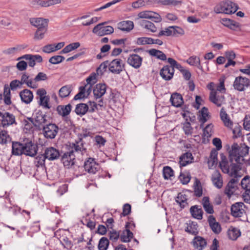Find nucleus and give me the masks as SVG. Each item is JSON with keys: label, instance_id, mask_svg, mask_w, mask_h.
I'll return each instance as SVG.
<instances>
[{"label": "nucleus", "instance_id": "obj_37", "mask_svg": "<svg viewBox=\"0 0 250 250\" xmlns=\"http://www.w3.org/2000/svg\"><path fill=\"white\" fill-rule=\"evenodd\" d=\"M202 205L205 211L210 214L214 213L212 205L209 202L208 197H204L202 199Z\"/></svg>", "mask_w": 250, "mask_h": 250}, {"label": "nucleus", "instance_id": "obj_52", "mask_svg": "<svg viewBox=\"0 0 250 250\" xmlns=\"http://www.w3.org/2000/svg\"><path fill=\"white\" fill-rule=\"evenodd\" d=\"M86 87L87 85H85V86H82L79 87L80 91L74 96V100H81L87 97L85 95V87Z\"/></svg>", "mask_w": 250, "mask_h": 250}, {"label": "nucleus", "instance_id": "obj_11", "mask_svg": "<svg viewBox=\"0 0 250 250\" xmlns=\"http://www.w3.org/2000/svg\"><path fill=\"white\" fill-rule=\"evenodd\" d=\"M84 168L85 170L89 173L95 174L98 171L100 167L94 158H89L84 162Z\"/></svg>", "mask_w": 250, "mask_h": 250}, {"label": "nucleus", "instance_id": "obj_22", "mask_svg": "<svg viewBox=\"0 0 250 250\" xmlns=\"http://www.w3.org/2000/svg\"><path fill=\"white\" fill-rule=\"evenodd\" d=\"M20 96L22 102L28 104L30 103L33 98V94L31 91L25 89L20 93Z\"/></svg>", "mask_w": 250, "mask_h": 250}, {"label": "nucleus", "instance_id": "obj_1", "mask_svg": "<svg viewBox=\"0 0 250 250\" xmlns=\"http://www.w3.org/2000/svg\"><path fill=\"white\" fill-rule=\"evenodd\" d=\"M85 143L82 138L70 145L69 151L64 152L61 156V161L65 167L70 168L75 162V152H81L82 155L86 152V148L84 146Z\"/></svg>", "mask_w": 250, "mask_h": 250}, {"label": "nucleus", "instance_id": "obj_41", "mask_svg": "<svg viewBox=\"0 0 250 250\" xmlns=\"http://www.w3.org/2000/svg\"><path fill=\"white\" fill-rule=\"evenodd\" d=\"M199 121L201 123H205L210 117L208 108L203 107L199 111Z\"/></svg>", "mask_w": 250, "mask_h": 250}, {"label": "nucleus", "instance_id": "obj_51", "mask_svg": "<svg viewBox=\"0 0 250 250\" xmlns=\"http://www.w3.org/2000/svg\"><path fill=\"white\" fill-rule=\"evenodd\" d=\"M109 245V241L106 237H102L99 241L98 249L99 250H106Z\"/></svg>", "mask_w": 250, "mask_h": 250}, {"label": "nucleus", "instance_id": "obj_60", "mask_svg": "<svg viewBox=\"0 0 250 250\" xmlns=\"http://www.w3.org/2000/svg\"><path fill=\"white\" fill-rule=\"evenodd\" d=\"M49 100V97L48 96L42 97L40 99V104L44 108L49 109L50 108V106L48 104Z\"/></svg>", "mask_w": 250, "mask_h": 250}, {"label": "nucleus", "instance_id": "obj_26", "mask_svg": "<svg viewBox=\"0 0 250 250\" xmlns=\"http://www.w3.org/2000/svg\"><path fill=\"white\" fill-rule=\"evenodd\" d=\"M193 157L191 152H187L180 157L179 164L180 167H185L187 165L192 163Z\"/></svg>", "mask_w": 250, "mask_h": 250}, {"label": "nucleus", "instance_id": "obj_63", "mask_svg": "<svg viewBox=\"0 0 250 250\" xmlns=\"http://www.w3.org/2000/svg\"><path fill=\"white\" fill-rule=\"evenodd\" d=\"M86 84L87 86L88 85H93L96 82V75L95 73H92L91 75L86 79Z\"/></svg>", "mask_w": 250, "mask_h": 250}, {"label": "nucleus", "instance_id": "obj_46", "mask_svg": "<svg viewBox=\"0 0 250 250\" xmlns=\"http://www.w3.org/2000/svg\"><path fill=\"white\" fill-rule=\"evenodd\" d=\"M47 26L39 27L37 29L34 36L35 40H40L43 38L44 34L47 31Z\"/></svg>", "mask_w": 250, "mask_h": 250}, {"label": "nucleus", "instance_id": "obj_24", "mask_svg": "<svg viewBox=\"0 0 250 250\" xmlns=\"http://www.w3.org/2000/svg\"><path fill=\"white\" fill-rule=\"evenodd\" d=\"M170 101L172 105L179 107L184 103V101L182 95L178 93H174L171 94Z\"/></svg>", "mask_w": 250, "mask_h": 250}, {"label": "nucleus", "instance_id": "obj_35", "mask_svg": "<svg viewBox=\"0 0 250 250\" xmlns=\"http://www.w3.org/2000/svg\"><path fill=\"white\" fill-rule=\"evenodd\" d=\"M88 110L89 108L87 104L81 103L76 105L75 109V112L77 115L82 117L85 115Z\"/></svg>", "mask_w": 250, "mask_h": 250}, {"label": "nucleus", "instance_id": "obj_33", "mask_svg": "<svg viewBox=\"0 0 250 250\" xmlns=\"http://www.w3.org/2000/svg\"><path fill=\"white\" fill-rule=\"evenodd\" d=\"M72 106L69 104L66 105H60L57 107V111L60 115L65 117L69 115L71 110Z\"/></svg>", "mask_w": 250, "mask_h": 250}, {"label": "nucleus", "instance_id": "obj_58", "mask_svg": "<svg viewBox=\"0 0 250 250\" xmlns=\"http://www.w3.org/2000/svg\"><path fill=\"white\" fill-rule=\"evenodd\" d=\"M109 62L106 61L102 62L97 69V73L98 75H103L104 71L106 70L107 66H109Z\"/></svg>", "mask_w": 250, "mask_h": 250}, {"label": "nucleus", "instance_id": "obj_32", "mask_svg": "<svg viewBox=\"0 0 250 250\" xmlns=\"http://www.w3.org/2000/svg\"><path fill=\"white\" fill-rule=\"evenodd\" d=\"M12 153L16 156L23 154V144L19 142H13L12 144Z\"/></svg>", "mask_w": 250, "mask_h": 250}, {"label": "nucleus", "instance_id": "obj_39", "mask_svg": "<svg viewBox=\"0 0 250 250\" xmlns=\"http://www.w3.org/2000/svg\"><path fill=\"white\" fill-rule=\"evenodd\" d=\"M148 53L150 55L160 60L165 61L167 60L166 55L162 51L156 49H151L148 50Z\"/></svg>", "mask_w": 250, "mask_h": 250}, {"label": "nucleus", "instance_id": "obj_4", "mask_svg": "<svg viewBox=\"0 0 250 250\" xmlns=\"http://www.w3.org/2000/svg\"><path fill=\"white\" fill-rule=\"evenodd\" d=\"M212 143L213 145L216 146V149H213L210 152V156L208 161V164L209 168H211L212 167L217 165L218 162L217 150L221 149L222 147V142L219 138H214L212 140Z\"/></svg>", "mask_w": 250, "mask_h": 250}, {"label": "nucleus", "instance_id": "obj_21", "mask_svg": "<svg viewBox=\"0 0 250 250\" xmlns=\"http://www.w3.org/2000/svg\"><path fill=\"white\" fill-rule=\"evenodd\" d=\"M211 181L213 185L220 189L223 187V182L221 173L218 170H215L211 175Z\"/></svg>", "mask_w": 250, "mask_h": 250}, {"label": "nucleus", "instance_id": "obj_48", "mask_svg": "<svg viewBox=\"0 0 250 250\" xmlns=\"http://www.w3.org/2000/svg\"><path fill=\"white\" fill-rule=\"evenodd\" d=\"M47 159L45 158L44 154L39 155L36 157L34 163L37 167H45V161Z\"/></svg>", "mask_w": 250, "mask_h": 250}, {"label": "nucleus", "instance_id": "obj_62", "mask_svg": "<svg viewBox=\"0 0 250 250\" xmlns=\"http://www.w3.org/2000/svg\"><path fill=\"white\" fill-rule=\"evenodd\" d=\"M172 36H177L178 35L184 34V30L181 27L176 26H172Z\"/></svg>", "mask_w": 250, "mask_h": 250}, {"label": "nucleus", "instance_id": "obj_53", "mask_svg": "<svg viewBox=\"0 0 250 250\" xmlns=\"http://www.w3.org/2000/svg\"><path fill=\"white\" fill-rule=\"evenodd\" d=\"M163 174L165 179H168L174 175L172 169L168 166H166L163 168Z\"/></svg>", "mask_w": 250, "mask_h": 250}, {"label": "nucleus", "instance_id": "obj_12", "mask_svg": "<svg viewBox=\"0 0 250 250\" xmlns=\"http://www.w3.org/2000/svg\"><path fill=\"white\" fill-rule=\"evenodd\" d=\"M38 150V146L31 141L23 144V154L30 157L35 156Z\"/></svg>", "mask_w": 250, "mask_h": 250}, {"label": "nucleus", "instance_id": "obj_2", "mask_svg": "<svg viewBox=\"0 0 250 250\" xmlns=\"http://www.w3.org/2000/svg\"><path fill=\"white\" fill-rule=\"evenodd\" d=\"M249 151V147L245 143L238 144L234 143L231 146L229 151V158L230 162L243 164L245 162L244 157L247 155Z\"/></svg>", "mask_w": 250, "mask_h": 250}, {"label": "nucleus", "instance_id": "obj_38", "mask_svg": "<svg viewBox=\"0 0 250 250\" xmlns=\"http://www.w3.org/2000/svg\"><path fill=\"white\" fill-rule=\"evenodd\" d=\"M20 82L22 83V84L25 83L28 87L32 88H36L37 87V84L32 79H29V76L25 73L22 75Z\"/></svg>", "mask_w": 250, "mask_h": 250}, {"label": "nucleus", "instance_id": "obj_31", "mask_svg": "<svg viewBox=\"0 0 250 250\" xmlns=\"http://www.w3.org/2000/svg\"><path fill=\"white\" fill-rule=\"evenodd\" d=\"M133 27V22L130 21H123L118 24V29L123 31L129 32Z\"/></svg>", "mask_w": 250, "mask_h": 250}, {"label": "nucleus", "instance_id": "obj_59", "mask_svg": "<svg viewBox=\"0 0 250 250\" xmlns=\"http://www.w3.org/2000/svg\"><path fill=\"white\" fill-rule=\"evenodd\" d=\"M108 236L109 237V239L111 241L113 242H116L121 235H120L119 232L113 229L112 231H110L109 232Z\"/></svg>", "mask_w": 250, "mask_h": 250}, {"label": "nucleus", "instance_id": "obj_3", "mask_svg": "<svg viewBox=\"0 0 250 250\" xmlns=\"http://www.w3.org/2000/svg\"><path fill=\"white\" fill-rule=\"evenodd\" d=\"M238 9V5L231 1H222L215 5L214 11L216 14H231L234 13Z\"/></svg>", "mask_w": 250, "mask_h": 250}, {"label": "nucleus", "instance_id": "obj_15", "mask_svg": "<svg viewBox=\"0 0 250 250\" xmlns=\"http://www.w3.org/2000/svg\"><path fill=\"white\" fill-rule=\"evenodd\" d=\"M174 69L171 65L164 66L160 70V74L163 79L166 81L170 80L174 75Z\"/></svg>", "mask_w": 250, "mask_h": 250}, {"label": "nucleus", "instance_id": "obj_23", "mask_svg": "<svg viewBox=\"0 0 250 250\" xmlns=\"http://www.w3.org/2000/svg\"><path fill=\"white\" fill-rule=\"evenodd\" d=\"M220 116L221 120L224 123V125L228 128H232L233 126V122L230 119L229 115L226 113L224 107L222 108L220 110Z\"/></svg>", "mask_w": 250, "mask_h": 250}, {"label": "nucleus", "instance_id": "obj_20", "mask_svg": "<svg viewBox=\"0 0 250 250\" xmlns=\"http://www.w3.org/2000/svg\"><path fill=\"white\" fill-rule=\"evenodd\" d=\"M186 225H187L185 229L186 232L194 235H196L198 233V225L197 222L189 220Z\"/></svg>", "mask_w": 250, "mask_h": 250}, {"label": "nucleus", "instance_id": "obj_47", "mask_svg": "<svg viewBox=\"0 0 250 250\" xmlns=\"http://www.w3.org/2000/svg\"><path fill=\"white\" fill-rule=\"evenodd\" d=\"M228 235L230 239L236 240L241 235V232L239 229L233 228L228 231Z\"/></svg>", "mask_w": 250, "mask_h": 250}, {"label": "nucleus", "instance_id": "obj_17", "mask_svg": "<svg viewBox=\"0 0 250 250\" xmlns=\"http://www.w3.org/2000/svg\"><path fill=\"white\" fill-rule=\"evenodd\" d=\"M143 59L138 54H134L129 55L127 59V63L135 68H139L142 62Z\"/></svg>", "mask_w": 250, "mask_h": 250}, {"label": "nucleus", "instance_id": "obj_64", "mask_svg": "<svg viewBox=\"0 0 250 250\" xmlns=\"http://www.w3.org/2000/svg\"><path fill=\"white\" fill-rule=\"evenodd\" d=\"M153 12L150 11H145L140 12L138 16L141 19H151Z\"/></svg>", "mask_w": 250, "mask_h": 250}, {"label": "nucleus", "instance_id": "obj_34", "mask_svg": "<svg viewBox=\"0 0 250 250\" xmlns=\"http://www.w3.org/2000/svg\"><path fill=\"white\" fill-rule=\"evenodd\" d=\"M224 99V96H222L220 97L219 96H216V91H211L210 93L209 97V101L216 104L218 107L221 106L222 104V101Z\"/></svg>", "mask_w": 250, "mask_h": 250}, {"label": "nucleus", "instance_id": "obj_50", "mask_svg": "<svg viewBox=\"0 0 250 250\" xmlns=\"http://www.w3.org/2000/svg\"><path fill=\"white\" fill-rule=\"evenodd\" d=\"M153 39L148 37H140L137 40L136 44L138 45L152 44Z\"/></svg>", "mask_w": 250, "mask_h": 250}, {"label": "nucleus", "instance_id": "obj_13", "mask_svg": "<svg viewBox=\"0 0 250 250\" xmlns=\"http://www.w3.org/2000/svg\"><path fill=\"white\" fill-rule=\"evenodd\" d=\"M238 178H232L228 183L225 189V193L230 197L237 189Z\"/></svg>", "mask_w": 250, "mask_h": 250}, {"label": "nucleus", "instance_id": "obj_57", "mask_svg": "<svg viewBox=\"0 0 250 250\" xmlns=\"http://www.w3.org/2000/svg\"><path fill=\"white\" fill-rule=\"evenodd\" d=\"M114 32V28L111 26H103L102 30L99 32V36H103L105 35L110 34Z\"/></svg>", "mask_w": 250, "mask_h": 250}, {"label": "nucleus", "instance_id": "obj_9", "mask_svg": "<svg viewBox=\"0 0 250 250\" xmlns=\"http://www.w3.org/2000/svg\"><path fill=\"white\" fill-rule=\"evenodd\" d=\"M33 116L35 121V127L39 130H42V128L47 123L46 115L41 110H38L33 114Z\"/></svg>", "mask_w": 250, "mask_h": 250}, {"label": "nucleus", "instance_id": "obj_7", "mask_svg": "<svg viewBox=\"0 0 250 250\" xmlns=\"http://www.w3.org/2000/svg\"><path fill=\"white\" fill-rule=\"evenodd\" d=\"M125 62L120 59H115L109 64V70L114 73L119 74L125 70Z\"/></svg>", "mask_w": 250, "mask_h": 250}, {"label": "nucleus", "instance_id": "obj_8", "mask_svg": "<svg viewBox=\"0 0 250 250\" xmlns=\"http://www.w3.org/2000/svg\"><path fill=\"white\" fill-rule=\"evenodd\" d=\"M0 120L3 127H7L13 124H17L15 116L8 112H1L0 111Z\"/></svg>", "mask_w": 250, "mask_h": 250}, {"label": "nucleus", "instance_id": "obj_55", "mask_svg": "<svg viewBox=\"0 0 250 250\" xmlns=\"http://www.w3.org/2000/svg\"><path fill=\"white\" fill-rule=\"evenodd\" d=\"M167 62L171 65V67H173L174 69L175 68H177L181 72L185 69L180 64L178 63L175 60L171 58H168L167 59Z\"/></svg>", "mask_w": 250, "mask_h": 250}, {"label": "nucleus", "instance_id": "obj_18", "mask_svg": "<svg viewBox=\"0 0 250 250\" xmlns=\"http://www.w3.org/2000/svg\"><path fill=\"white\" fill-rule=\"evenodd\" d=\"M45 158L50 161L57 159L60 156L59 151L53 147H49L45 149L44 153Z\"/></svg>", "mask_w": 250, "mask_h": 250}, {"label": "nucleus", "instance_id": "obj_10", "mask_svg": "<svg viewBox=\"0 0 250 250\" xmlns=\"http://www.w3.org/2000/svg\"><path fill=\"white\" fill-rule=\"evenodd\" d=\"M245 205L242 202H237L231 206V214L234 217H242L245 213Z\"/></svg>", "mask_w": 250, "mask_h": 250}, {"label": "nucleus", "instance_id": "obj_49", "mask_svg": "<svg viewBox=\"0 0 250 250\" xmlns=\"http://www.w3.org/2000/svg\"><path fill=\"white\" fill-rule=\"evenodd\" d=\"M36 62L39 63L42 62V57L39 55H33L28 61V64L30 67H33L35 65Z\"/></svg>", "mask_w": 250, "mask_h": 250}, {"label": "nucleus", "instance_id": "obj_29", "mask_svg": "<svg viewBox=\"0 0 250 250\" xmlns=\"http://www.w3.org/2000/svg\"><path fill=\"white\" fill-rule=\"evenodd\" d=\"M128 223L125 225V229L124 230L120 236L121 241L123 242H129L133 236V233L128 229Z\"/></svg>", "mask_w": 250, "mask_h": 250}, {"label": "nucleus", "instance_id": "obj_40", "mask_svg": "<svg viewBox=\"0 0 250 250\" xmlns=\"http://www.w3.org/2000/svg\"><path fill=\"white\" fill-rule=\"evenodd\" d=\"M187 62L190 65L197 67L200 70L203 71V67L201 64L200 58L197 56H191L187 60Z\"/></svg>", "mask_w": 250, "mask_h": 250}, {"label": "nucleus", "instance_id": "obj_6", "mask_svg": "<svg viewBox=\"0 0 250 250\" xmlns=\"http://www.w3.org/2000/svg\"><path fill=\"white\" fill-rule=\"evenodd\" d=\"M250 86V80L241 76L236 77L233 83L234 88L239 91H244Z\"/></svg>", "mask_w": 250, "mask_h": 250}, {"label": "nucleus", "instance_id": "obj_45", "mask_svg": "<svg viewBox=\"0 0 250 250\" xmlns=\"http://www.w3.org/2000/svg\"><path fill=\"white\" fill-rule=\"evenodd\" d=\"M194 195L196 197H200L203 193L202 187L200 181L196 179L194 184Z\"/></svg>", "mask_w": 250, "mask_h": 250}, {"label": "nucleus", "instance_id": "obj_25", "mask_svg": "<svg viewBox=\"0 0 250 250\" xmlns=\"http://www.w3.org/2000/svg\"><path fill=\"white\" fill-rule=\"evenodd\" d=\"M192 242L194 247L199 250L204 249L207 244L206 240L203 237L200 236H195Z\"/></svg>", "mask_w": 250, "mask_h": 250}, {"label": "nucleus", "instance_id": "obj_44", "mask_svg": "<svg viewBox=\"0 0 250 250\" xmlns=\"http://www.w3.org/2000/svg\"><path fill=\"white\" fill-rule=\"evenodd\" d=\"M141 24L145 28L150 30L152 32H155L157 31V28L154 24L151 21L143 20L141 21Z\"/></svg>", "mask_w": 250, "mask_h": 250}, {"label": "nucleus", "instance_id": "obj_36", "mask_svg": "<svg viewBox=\"0 0 250 250\" xmlns=\"http://www.w3.org/2000/svg\"><path fill=\"white\" fill-rule=\"evenodd\" d=\"M231 163V164L229 167V172L228 174L231 177H233V178H238V177H241V176L238 174V171L241 169L240 167V164L236 163H233V162Z\"/></svg>", "mask_w": 250, "mask_h": 250}, {"label": "nucleus", "instance_id": "obj_42", "mask_svg": "<svg viewBox=\"0 0 250 250\" xmlns=\"http://www.w3.org/2000/svg\"><path fill=\"white\" fill-rule=\"evenodd\" d=\"M27 47V45H18L15 47L9 48L3 51V53L7 55L14 54L17 51H20Z\"/></svg>", "mask_w": 250, "mask_h": 250}, {"label": "nucleus", "instance_id": "obj_30", "mask_svg": "<svg viewBox=\"0 0 250 250\" xmlns=\"http://www.w3.org/2000/svg\"><path fill=\"white\" fill-rule=\"evenodd\" d=\"M175 201L181 209L188 206L187 196L183 193L180 192L178 194Z\"/></svg>", "mask_w": 250, "mask_h": 250}, {"label": "nucleus", "instance_id": "obj_19", "mask_svg": "<svg viewBox=\"0 0 250 250\" xmlns=\"http://www.w3.org/2000/svg\"><path fill=\"white\" fill-rule=\"evenodd\" d=\"M208 222L212 231L219 234L221 231V227L220 224L216 222L215 218L212 215H209L208 218Z\"/></svg>", "mask_w": 250, "mask_h": 250}, {"label": "nucleus", "instance_id": "obj_16", "mask_svg": "<svg viewBox=\"0 0 250 250\" xmlns=\"http://www.w3.org/2000/svg\"><path fill=\"white\" fill-rule=\"evenodd\" d=\"M106 85L105 83H98L93 89L94 98L97 100L102 97L105 93L106 90Z\"/></svg>", "mask_w": 250, "mask_h": 250}, {"label": "nucleus", "instance_id": "obj_28", "mask_svg": "<svg viewBox=\"0 0 250 250\" xmlns=\"http://www.w3.org/2000/svg\"><path fill=\"white\" fill-rule=\"evenodd\" d=\"M190 213L194 218L198 220H201L203 218V211L198 205L192 206L190 208Z\"/></svg>", "mask_w": 250, "mask_h": 250}, {"label": "nucleus", "instance_id": "obj_43", "mask_svg": "<svg viewBox=\"0 0 250 250\" xmlns=\"http://www.w3.org/2000/svg\"><path fill=\"white\" fill-rule=\"evenodd\" d=\"M71 91V85H66L61 88L59 91V94L61 98H65L70 95Z\"/></svg>", "mask_w": 250, "mask_h": 250}, {"label": "nucleus", "instance_id": "obj_54", "mask_svg": "<svg viewBox=\"0 0 250 250\" xmlns=\"http://www.w3.org/2000/svg\"><path fill=\"white\" fill-rule=\"evenodd\" d=\"M242 188L248 191H250V176H246L241 182Z\"/></svg>", "mask_w": 250, "mask_h": 250}, {"label": "nucleus", "instance_id": "obj_61", "mask_svg": "<svg viewBox=\"0 0 250 250\" xmlns=\"http://www.w3.org/2000/svg\"><path fill=\"white\" fill-rule=\"evenodd\" d=\"M7 131L4 130H0V143L1 144H6L7 142V138H9Z\"/></svg>", "mask_w": 250, "mask_h": 250}, {"label": "nucleus", "instance_id": "obj_27", "mask_svg": "<svg viewBox=\"0 0 250 250\" xmlns=\"http://www.w3.org/2000/svg\"><path fill=\"white\" fill-rule=\"evenodd\" d=\"M30 21L32 25L37 27L38 29L39 27L47 26L48 20L42 18H31L30 20Z\"/></svg>", "mask_w": 250, "mask_h": 250}, {"label": "nucleus", "instance_id": "obj_56", "mask_svg": "<svg viewBox=\"0 0 250 250\" xmlns=\"http://www.w3.org/2000/svg\"><path fill=\"white\" fill-rule=\"evenodd\" d=\"M65 59V58L61 55L54 56L50 58L49 62L53 64H57L62 62Z\"/></svg>", "mask_w": 250, "mask_h": 250}, {"label": "nucleus", "instance_id": "obj_14", "mask_svg": "<svg viewBox=\"0 0 250 250\" xmlns=\"http://www.w3.org/2000/svg\"><path fill=\"white\" fill-rule=\"evenodd\" d=\"M61 2V0H32L30 4L33 6L39 5L42 7H46Z\"/></svg>", "mask_w": 250, "mask_h": 250}, {"label": "nucleus", "instance_id": "obj_5", "mask_svg": "<svg viewBox=\"0 0 250 250\" xmlns=\"http://www.w3.org/2000/svg\"><path fill=\"white\" fill-rule=\"evenodd\" d=\"M42 133L45 138L48 139H53L55 138L59 131V127L53 123L46 124L42 128Z\"/></svg>", "mask_w": 250, "mask_h": 250}]
</instances>
